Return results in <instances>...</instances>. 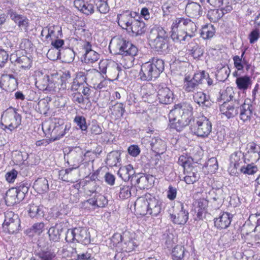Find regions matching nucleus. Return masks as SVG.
I'll return each mask as SVG.
<instances>
[{
  "mask_svg": "<svg viewBox=\"0 0 260 260\" xmlns=\"http://www.w3.org/2000/svg\"><path fill=\"white\" fill-rule=\"evenodd\" d=\"M192 110L191 105L187 103L175 105L169 114L171 127L181 131L190 124V129L194 135L202 138L207 137L212 131L211 122L204 116L191 120Z\"/></svg>",
  "mask_w": 260,
  "mask_h": 260,
  "instance_id": "1",
  "label": "nucleus"
},
{
  "mask_svg": "<svg viewBox=\"0 0 260 260\" xmlns=\"http://www.w3.org/2000/svg\"><path fill=\"white\" fill-rule=\"evenodd\" d=\"M111 52L115 54L122 55L121 64L129 69L134 64L135 56L137 54V48L129 41L122 38L113 39L110 43Z\"/></svg>",
  "mask_w": 260,
  "mask_h": 260,
  "instance_id": "2",
  "label": "nucleus"
},
{
  "mask_svg": "<svg viewBox=\"0 0 260 260\" xmlns=\"http://www.w3.org/2000/svg\"><path fill=\"white\" fill-rule=\"evenodd\" d=\"M135 209L140 215H149L153 217L158 216L162 210V202L158 198L151 194L137 199Z\"/></svg>",
  "mask_w": 260,
  "mask_h": 260,
  "instance_id": "3",
  "label": "nucleus"
},
{
  "mask_svg": "<svg viewBox=\"0 0 260 260\" xmlns=\"http://www.w3.org/2000/svg\"><path fill=\"white\" fill-rule=\"evenodd\" d=\"M164 70V61L157 58H153L141 66L140 72V78L143 81H150L157 78Z\"/></svg>",
  "mask_w": 260,
  "mask_h": 260,
  "instance_id": "4",
  "label": "nucleus"
},
{
  "mask_svg": "<svg viewBox=\"0 0 260 260\" xmlns=\"http://www.w3.org/2000/svg\"><path fill=\"white\" fill-rule=\"evenodd\" d=\"M36 84L40 90L46 91L56 90L60 84L61 88H66V83L63 82L60 76L54 74L43 76L41 79L37 80Z\"/></svg>",
  "mask_w": 260,
  "mask_h": 260,
  "instance_id": "5",
  "label": "nucleus"
},
{
  "mask_svg": "<svg viewBox=\"0 0 260 260\" xmlns=\"http://www.w3.org/2000/svg\"><path fill=\"white\" fill-rule=\"evenodd\" d=\"M21 116L15 109L10 108L6 110L2 116L1 123L5 128L11 131L21 124Z\"/></svg>",
  "mask_w": 260,
  "mask_h": 260,
  "instance_id": "6",
  "label": "nucleus"
},
{
  "mask_svg": "<svg viewBox=\"0 0 260 260\" xmlns=\"http://www.w3.org/2000/svg\"><path fill=\"white\" fill-rule=\"evenodd\" d=\"M99 70L103 74H107L106 77L109 81L118 79L121 68L119 64L113 60H102L99 62Z\"/></svg>",
  "mask_w": 260,
  "mask_h": 260,
  "instance_id": "7",
  "label": "nucleus"
},
{
  "mask_svg": "<svg viewBox=\"0 0 260 260\" xmlns=\"http://www.w3.org/2000/svg\"><path fill=\"white\" fill-rule=\"evenodd\" d=\"M173 211L170 210L171 221L175 224H184L188 219V212L184 209V204L180 201L174 203Z\"/></svg>",
  "mask_w": 260,
  "mask_h": 260,
  "instance_id": "8",
  "label": "nucleus"
},
{
  "mask_svg": "<svg viewBox=\"0 0 260 260\" xmlns=\"http://www.w3.org/2000/svg\"><path fill=\"white\" fill-rule=\"evenodd\" d=\"M233 96L231 94L229 99H227L220 106V111L222 114L224 115L228 118L234 117L238 113V108L242 103L240 100H233Z\"/></svg>",
  "mask_w": 260,
  "mask_h": 260,
  "instance_id": "9",
  "label": "nucleus"
},
{
  "mask_svg": "<svg viewBox=\"0 0 260 260\" xmlns=\"http://www.w3.org/2000/svg\"><path fill=\"white\" fill-rule=\"evenodd\" d=\"M136 17L139 18L138 13L128 10L125 11L117 15V23L122 29H126L128 31L129 27L131 26Z\"/></svg>",
  "mask_w": 260,
  "mask_h": 260,
  "instance_id": "10",
  "label": "nucleus"
},
{
  "mask_svg": "<svg viewBox=\"0 0 260 260\" xmlns=\"http://www.w3.org/2000/svg\"><path fill=\"white\" fill-rule=\"evenodd\" d=\"M45 127L46 129L48 131V133L50 134L52 140L55 141L59 140L66 134L67 126L63 124H57L55 122H52L49 125L47 123H45L43 125V129Z\"/></svg>",
  "mask_w": 260,
  "mask_h": 260,
  "instance_id": "11",
  "label": "nucleus"
},
{
  "mask_svg": "<svg viewBox=\"0 0 260 260\" xmlns=\"http://www.w3.org/2000/svg\"><path fill=\"white\" fill-rule=\"evenodd\" d=\"M10 18L17 24L22 31L27 32L29 26V20L26 16L18 14L16 11L10 10L8 12Z\"/></svg>",
  "mask_w": 260,
  "mask_h": 260,
  "instance_id": "12",
  "label": "nucleus"
},
{
  "mask_svg": "<svg viewBox=\"0 0 260 260\" xmlns=\"http://www.w3.org/2000/svg\"><path fill=\"white\" fill-rule=\"evenodd\" d=\"M18 86L17 79L12 74H3L1 77L0 87L8 91L15 90Z\"/></svg>",
  "mask_w": 260,
  "mask_h": 260,
  "instance_id": "13",
  "label": "nucleus"
},
{
  "mask_svg": "<svg viewBox=\"0 0 260 260\" xmlns=\"http://www.w3.org/2000/svg\"><path fill=\"white\" fill-rule=\"evenodd\" d=\"M177 22L180 24V28H183L185 30L189 39L193 37L196 35L197 31V26L191 20L184 18H177Z\"/></svg>",
  "mask_w": 260,
  "mask_h": 260,
  "instance_id": "14",
  "label": "nucleus"
},
{
  "mask_svg": "<svg viewBox=\"0 0 260 260\" xmlns=\"http://www.w3.org/2000/svg\"><path fill=\"white\" fill-rule=\"evenodd\" d=\"M179 23L176 19L173 20L171 25V35L172 39L176 42H181L186 40H189L185 30L183 28H180Z\"/></svg>",
  "mask_w": 260,
  "mask_h": 260,
  "instance_id": "15",
  "label": "nucleus"
},
{
  "mask_svg": "<svg viewBox=\"0 0 260 260\" xmlns=\"http://www.w3.org/2000/svg\"><path fill=\"white\" fill-rule=\"evenodd\" d=\"M260 158V146L254 142L247 144L245 159L251 162H256Z\"/></svg>",
  "mask_w": 260,
  "mask_h": 260,
  "instance_id": "16",
  "label": "nucleus"
},
{
  "mask_svg": "<svg viewBox=\"0 0 260 260\" xmlns=\"http://www.w3.org/2000/svg\"><path fill=\"white\" fill-rule=\"evenodd\" d=\"M132 182L140 189H145L152 184L154 182V177L149 175H135L132 177Z\"/></svg>",
  "mask_w": 260,
  "mask_h": 260,
  "instance_id": "17",
  "label": "nucleus"
},
{
  "mask_svg": "<svg viewBox=\"0 0 260 260\" xmlns=\"http://www.w3.org/2000/svg\"><path fill=\"white\" fill-rule=\"evenodd\" d=\"M239 106L240 108V117L243 121L250 120L252 115V105H251V100L249 99L245 100Z\"/></svg>",
  "mask_w": 260,
  "mask_h": 260,
  "instance_id": "18",
  "label": "nucleus"
},
{
  "mask_svg": "<svg viewBox=\"0 0 260 260\" xmlns=\"http://www.w3.org/2000/svg\"><path fill=\"white\" fill-rule=\"evenodd\" d=\"M83 46L85 52L84 55V60L86 63H92L99 60V54L92 49L91 45L89 42H85Z\"/></svg>",
  "mask_w": 260,
  "mask_h": 260,
  "instance_id": "19",
  "label": "nucleus"
},
{
  "mask_svg": "<svg viewBox=\"0 0 260 260\" xmlns=\"http://www.w3.org/2000/svg\"><path fill=\"white\" fill-rule=\"evenodd\" d=\"M204 73H196L193 77L190 80H187V78L185 77L184 87L187 92H193L195 90L198 89L199 86L202 84V77L204 75Z\"/></svg>",
  "mask_w": 260,
  "mask_h": 260,
  "instance_id": "20",
  "label": "nucleus"
},
{
  "mask_svg": "<svg viewBox=\"0 0 260 260\" xmlns=\"http://www.w3.org/2000/svg\"><path fill=\"white\" fill-rule=\"evenodd\" d=\"M232 218V214L228 212H223L218 217L214 219L215 226L218 229H225L230 225Z\"/></svg>",
  "mask_w": 260,
  "mask_h": 260,
  "instance_id": "21",
  "label": "nucleus"
},
{
  "mask_svg": "<svg viewBox=\"0 0 260 260\" xmlns=\"http://www.w3.org/2000/svg\"><path fill=\"white\" fill-rule=\"evenodd\" d=\"M157 97L159 102L163 104H170L174 100L173 92L167 87H161L159 88Z\"/></svg>",
  "mask_w": 260,
  "mask_h": 260,
  "instance_id": "22",
  "label": "nucleus"
},
{
  "mask_svg": "<svg viewBox=\"0 0 260 260\" xmlns=\"http://www.w3.org/2000/svg\"><path fill=\"white\" fill-rule=\"evenodd\" d=\"M76 241L84 245H87L90 242V236L87 230L82 227L74 228Z\"/></svg>",
  "mask_w": 260,
  "mask_h": 260,
  "instance_id": "23",
  "label": "nucleus"
},
{
  "mask_svg": "<svg viewBox=\"0 0 260 260\" xmlns=\"http://www.w3.org/2000/svg\"><path fill=\"white\" fill-rule=\"evenodd\" d=\"M137 246L135 239L131 237L129 232H124L123 237V242L120 250L126 252H129L134 250Z\"/></svg>",
  "mask_w": 260,
  "mask_h": 260,
  "instance_id": "24",
  "label": "nucleus"
},
{
  "mask_svg": "<svg viewBox=\"0 0 260 260\" xmlns=\"http://www.w3.org/2000/svg\"><path fill=\"white\" fill-rule=\"evenodd\" d=\"M140 18H135L132 25L129 27L128 32H131L133 36H141L144 34L146 30L145 22L139 19Z\"/></svg>",
  "mask_w": 260,
  "mask_h": 260,
  "instance_id": "25",
  "label": "nucleus"
},
{
  "mask_svg": "<svg viewBox=\"0 0 260 260\" xmlns=\"http://www.w3.org/2000/svg\"><path fill=\"white\" fill-rule=\"evenodd\" d=\"M184 180L187 184H193L200 178L197 168L192 166L186 168V169L184 170Z\"/></svg>",
  "mask_w": 260,
  "mask_h": 260,
  "instance_id": "26",
  "label": "nucleus"
},
{
  "mask_svg": "<svg viewBox=\"0 0 260 260\" xmlns=\"http://www.w3.org/2000/svg\"><path fill=\"white\" fill-rule=\"evenodd\" d=\"M65 230V223L60 222L51 227L48 231L50 240L54 242L58 241L63 231Z\"/></svg>",
  "mask_w": 260,
  "mask_h": 260,
  "instance_id": "27",
  "label": "nucleus"
},
{
  "mask_svg": "<svg viewBox=\"0 0 260 260\" xmlns=\"http://www.w3.org/2000/svg\"><path fill=\"white\" fill-rule=\"evenodd\" d=\"M94 195L91 198L86 201V203L91 205L93 209L95 207L103 208L108 203V200L106 197L96 192H93Z\"/></svg>",
  "mask_w": 260,
  "mask_h": 260,
  "instance_id": "28",
  "label": "nucleus"
},
{
  "mask_svg": "<svg viewBox=\"0 0 260 260\" xmlns=\"http://www.w3.org/2000/svg\"><path fill=\"white\" fill-rule=\"evenodd\" d=\"M235 83L238 89L244 91L251 87L252 80L249 76L244 75L237 77Z\"/></svg>",
  "mask_w": 260,
  "mask_h": 260,
  "instance_id": "29",
  "label": "nucleus"
},
{
  "mask_svg": "<svg viewBox=\"0 0 260 260\" xmlns=\"http://www.w3.org/2000/svg\"><path fill=\"white\" fill-rule=\"evenodd\" d=\"M185 12L189 17L197 18L202 14L201 7L197 2H191L186 6Z\"/></svg>",
  "mask_w": 260,
  "mask_h": 260,
  "instance_id": "30",
  "label": "nucleus"
},
{
  "mask_svg": "<svg viewBox=\"0 0 260 260\" xmlns=\"http://www.w3.org/2000/svg\"><path fill=\"white\" fill-rule=\"evenodd\" d=\"M150 145L153 151L158 154L163 153L166 149L165 142L158 137L152 138Z\"/></svg>",
  "mask_w": 260,
  "mask_h": 260,
  "instance_id": "31",
  "label": "nucleus"
},
{
  "mask_svg": "<svg viewBox=\"0 0 260 260\" xmlns=\"http://www.w3.org/2000/svg\"><path fill=\"white\" fill-rule=\"evenodd\" d=\"M47 32L46 35V40H48L51 37L58 38L62 35L61 27L59 25H48L42 29V34Z\"/></svg>",
  "mask_w": 260,
  "mask_h": 260,
  "instance_id": "32",
  "label": "nucleus"
},
{
  "mask_svg": "<svg viewBox=\"0 0 260 260\" xmlns=\"http://www.w3.org/2000/svg\"><path fill=\"white\" fill-rule=\"evenodd\" d=\"M135 173L133 166L128 165L121 167L118 171V175L124 181H128L131 178V181L132 182V177L135 176Z\"/></svg>",
  "mask_w": 260,
  "mask_h": 260,
  "instance_id": "33",
  "label": "nucleus"
},
{
  "mask_svg": "<svg viewBox=\"0 0 260 260\" xmlns=\"http://www.w3.org/2000/svg\"><path fill=\"white\" fill-rule=\"evenodd\" d=\"M193 98L194 101L200 106L208 107L211 105L209 96L202 91L196 92Z\"/></svg>",
  "mask_w": 260,
  "mask_h": 260,
  "instance_id": "34",
  "label": "nucleus"
},
{
  "mask_svg": "<svg viewBox=\"0 0 260 260\" xmlns=\"http://www.w3.org/2000/svg\"><path fill=\"white\" fill-rule=\"evenodd\" d=\"M33 187L39 193L47 192L49 189L48 181L45 178H40L34 183Z\"/></svg>",
  "mask_w": 260,
  "mask_h": 260,
  "instance_id": "35",
  "label": "nucleus"
},
{
  "mask_svg": "<svg viewBox=\"0 0 260 260\" xmlns=\"http://www.w3.org/2000/svg\"><path fill=\"white\" fill-rule=\"evenodd\" d=\"M17 190H16L14 188H12L7 191L5 201L8 205L10 206L14 205L22 200V199H19Z\"/></svg>",
  "mask_w": 260,
  "mask_h": 260,
  "instance_id": "36",
  "label": "nucleus"
},
{
  "mask_svg": "<svg viewBox=\"0 0 260 260\" xmlns=\"http://www.w3.org/2000/svg\"><path fill=\"white\" fill-rule=\"evenodd\" d=\"M152 46L157 52H163L168 49L167 40L155 38L151 41Z\"/></svg>",
  "mask_w": 260,
  "mask_h": 260,
  "instance_id": "37",
  "label": "nucleus"
},
{
  "mask_svg": "<svg viewBox=\"0 0 260 260\" xmlns=\"http://www.w3.org/2000/svg\"><path fill=\"white\" fill-rule=\"evenodd\" d=\"M120 154L117 151L110 152L107 155L106 163L110 167L116 166L119 161Z\"/></svg>",
  "mask_w": 260,
  "mask_h": 260,
  "instance_id": "38",
  "label": "nucleus"
},
{
  "mask_svg": "<svg viewBox=\"0 0 260 260\" xmlns=\"http://www.w3.org/2000/svg\"><path fill=\"white\" fill-rule=\"evenodd\" d=\"M38 256L41 260H55L56 257V253L49 248L40 251Z\"/></svg>",
  "mask_w": 260,
  "mask_h": 260,
  "instance_id": "39",
  "label": "nucleus"
},
{
  "mask_svg": "<svg viewBox=\"0 0 260 260\" xmlns=\"http://www.w3.org/2000/svg\"><path fill=\"white\" fill-rule=\"evenodd\" d=\"M245 158V154L241 151H237L231 154L230 157L231 165H233L234 168L237 169L239 165L240 162L243 158Z\"/></svg>",
  "mask_w": 260,
  "mask_h": 260,
  "instance_id": "40",
  "label": "nucleus"
},
{
  "mask_svg": "<svg viewBox=\"0 0 260 260\" xmlns=\"http://www.w3.org/2000/svg\"><path fill=\"white\" fill-rule=\"evenodd\" d=\"M184 246L178 245L175 246L172 251V256L174 260H182L184 256Z\"/></svg>",
  "mask_w": 260,
  "mask_h": 260,
  "instance_id": "41",
  "label": "nucleus"
},
{
  "mask_svg": "<svg viewBox=\"0 0 260 260\" xmlns=\"http://www.w3.org/2000/svg\"><path fill=\"white\" fill-rule=\"evenodd\" d=\"M28 213L31 217H40L44 216V211L42 206H38L35 204L29 206Z\"/></svg>",
  "mask_w": 260,
  "mask_h": 260,
  "instance_id": "42",
  "label": "nucleus"
},
{
  "mask_svg": "<svg viewBox=\"0 0 260 260\" xmlns=\"http://www.w3.org/2000/svg\"><path fill=\"white\" fill-rule=\"evenodd\" d=\"M20 225V219L16 218L14 222L8 223L7 224L3 223V227L5 232L13 234L18 230Z\"/></svg>",
  "mask_w": 260,
  "mask_h": 260,
  "instance_id": "43",
  "label": "nucleus"
},
{
  "mask_svg": "<svg viewBox=\"0 0 260 260\" xmlns=\"http://www.w3.org/2000/svg\"><path fill=\"white\" fill-rule=\"evenodd\" d=\"M135 190L136 188L134 187L128 185H121L119 192V197L121 199H127L131 197L132 194V191H135Z\"/></svg>",
  "mask_w": 260,
  "mask_h": 260,
  "instance_id": "44",
  "label": "nucleus"
},
{
  "mask_svg": "<svg viewBox=\"0 0 260 260\" xmlns=\"http://www.w3.org/2000/svg\"><path fill=\"white\" fill-rule=\"evenodd\" d=\"M215 29L212 25H206L202 27L201 36L204 39H209L213 37Z\"/></svg>",
  "mask_w": 260,
  "mask_h": 260,
  "instance_id": "45",
  "label": "nucleus"
},
{
  "mask_svg": "<svg viewBox=\"0 0 260 260\" xmlns=\"http://www.w3.org/2000/svg\"><path fill=\"white\" fill-rule=\"evenodd\" d=\"M109 110L111 111V114L115 115L117 118L122 117L125 111L123 105L121 103H117L114 105L110 106Z\"/></svg>",
  "mask_w": 260,
  "mask_h": 260,
  "instance_id": "46",
  "label": "nucleus"
},
{
  "mask_svg": "<svg viewBox=\"0 0 260 260\" xmlns=\"http://www.w3.org/2000/svg\"><path fill=\"white\" fill-rule=\"evenodd\" d=\"M16 62L19 65L20 68L22 69H29L31 67V60L29 57L25 55L18 57L16 60Z\"/></svg>",
  "mask_w": 260,
  "mask_h": 260,
  "instance_id": "47",
  "label": "nucleus"
},
{
  "mask_svg": "<svg viewBox=\"0 0 260 260\" xmlns=\"http://www.w3.org/2000/svg\"><path fill=\"white\" fill-rule=\"evenodd\" d=\"M86 80V77L82 76L75 79L71 86L72 90L74 91L81 90L84 84L83 82H85Z\"/></svg>",
  "mask_w": 260,
  "mask_h": 260,
  "instance_id": "48",
  "label": "nucleus"
},
{
  "mask_svg": "<svg viewBox=\"0 0 260 260\" xmlns=\"http://www.w3.org/2000/svg\"><path fill=\"white\" fill-rule=\"evenodd\" d=\"M98 10L102 14L107 13L110 7L107 3V0H99L95 3Z\"/></svg>",
  "mask_w": 260,
  "mask_h": 260,
  "instance_id": "49",
  "label": "nucleus"
},
{
  "mask_svg": "<svg viewBox=\"0 0 260 260\" xmlns=\"http://www.w3.org/2000/svg\"><path fill=\"white\" fill-rule=\"evenodd\" d=\"M258 171L257 167L254 165L253 162L251 164L243 166L240 169L241 172L244 174L253 175Z\"/></svg>",
  "mask_w": 260,
  "mask_h": 260,
  "instance_id": "50",
  "label": "nucleus"
},
{
  "mask_svg": "<svg viewBox=\"0 0 260 260\" xmlns=\"http://www.w3.org/2000/svg\"><path fill=\"white\" fill-rule=\"evenodd\" d=\"M74 121L79 127L80 129L83 132H86L87 129V125L86 124V118L83 116H76Z\"/></svg>",
  "mask_w": 260,
  "mask_h": 260,
  "instance_id": "51",
  "label": "nucleus"
},
{
  "mask_svg": "<svg viewBox=\"0 0 260 260\" xmlns=\"http://www.w3.org/2000/svg\"><path fill=\"white\" fill-rule=\"evenodd\" d=\"M219 6L223 14L227 13L233 10L232 0H222Z\"/></svg>",
  "mask_w": 260,
  "mask_h": 260,
  "instance_id": "52",
  "label": "nucleus"
},
{
  "mask_svg": "<svg viewBox=\"0 0 260 260\" xmlns=\"http://www.w3.org/2000/svg\"><path fill=\"white\" fill-rule=\"evenodd\" d=\"M245 52H243L241 56L236 55L233 57V61L234 67L238 71H241L243 69V63L245 62L244 59L242 60V58L244 55Z\"/></svg>",
  "mask_w": 260,
  "mask_h": 260,
  "instance_id": "53",
  "label": "nucleus"
},
{
  "mask_svg": "<svg viewBox=\"0 0 260 260\" xmlns=\"http://www.w3.org/2000/svg\"><path fill=\"white\" fill-rule=\"evenodd\" d=\"M123 233L122 235L119 233H116L113 235L111 238V242L113 245L117 247L119 250H120L122 242H123Z\"/></svg>",
  "mask_w": 260,
  "mask_h": 260,
  "instance_id": "54",
  "label": "nucleus"
},
{
  "mask_svg": "<svg viewBox=\"0 0 260 260\" xmlns=\"http://www.w3.org/2000/svg\"><path fill=\"white\" fill-rule=\"evenodd\" d=\"M16 218L19 219L17 214L12 211H7L5 213V220L3 223L7 224L8 223L14 222Z\"/></svg>",
  "mask_w": 260,
  "mask_h": 260,
  "instance_id": "55",
  "label": "nucleus"
},
{
  "mask_svg": "<svg viewBox=\"0 0 260 260\" xmlns=\"http://www.w3.org/2000/svg\"><path fill=\"white\" fill-rule=\"evenodd\" d=\"M64 60L66 62H71L73 61L75 54L73 50L71 49H67L64 52Z\"/></svg>",
  "mask_w": 260,
  "mask_h": 260,
  "instance_id": "56",
  "label": "nucleus"
},
{
  "mask_svg": "<svg viewBox=\"0 0 260 260\" xmlns=\"http://www.w3.org/2000/svg\"><path fill=\"white\" fill-rule=\"evenodd\" d=\"M16 190H17V192L18 194V198L19 199H23L25 196V194L28 191V187L25 186L24 184L20 185L17 188H14Z\"/></svg>",
  "mask_w": 260,
  "mask_h": 260,
  "instance_id": "57",
  "label": "nucleus"
},
{
  "mask_svg": "<svg viewBox=\"0 0 260 260\" xmlns=\"http://www.w3.org/2000/svg\"><path fill=\"white\" fill-rule=\"evenodd\" d=\"M59 54V50L55 49H51L48 50L47 55L50 60H55L58 58Z\"/></svg>",
  "mask_w": 260,
  "mask_h": 260,
  "instance_id": "58",
  "label": "nucleus"
},
{
  "mask_svg": "<svg viewBox=\"0 0 260 260\" xmlns=\"http://www.w3.org/2000/svg\"><path fill=\"white\" fill-rule=\"evenodd\" d=\"M167 198L171 201L174 200L176 198L177 189L170 185L168 187V190L167 191Z\"/></svg>",
  "mask_w": 260,
  "mask_h": 260,
  "instance_id": "59",
  "label": "nucleus"
},
{
  "mask_svg": "<svg viewBox=\"0 0 260 260\" xmlns=\"http://www.w3.org/2000/svg\"><path fill=\"white\" fill-rule=\"evenodd\" d=\"M259 31L257 28L253 30L249 35V42L251 44L255 43L259 37Z\"/></svg>",
  "mask_w": 260,
  "mask_h": 260,
  "instance_id": "60",
  "label": "nucleus"
},
{
  "mask_svg": "<svg viewBox=\"0 0 260 260\" xmlns=\"http://www.w3.org/2000/svg\"><path fill=\"white\" fill-rule=\"evenodd\" d=\"M81 11L84 14L89 15L94 12V7L92 4L85 3V6L82 8Z\"/></svg>",
  "mask_w": 260,
  "mask_h": 260,
  "instance_id": "61",
  "label": "nucleus"
},
{
  "mask_svg": "<svg viewBox=\"0 0 260 260\" xmlns=\"http://www.w3.org/2000/svg\"><path fill=\"white\" fill-rule=\"evenodd\" d=\"M207 166L211 170V172H214L218 169V163L216 158L212 157L209 159L207 162Z\"/></svg>",
  "mask_w": 260,
  "mask_h": 260,
  "instance_id": "62",
  "label": "nucleus"
},
{
  "mask_svg": "<svg viewBox=\"0 0 260 260\" xmlns=\"http://www.w3.org/2000/svg\"><path fill=\"white\" fill-rule=\"evenodd\" d=\"M128 152L131 155L136 157L140 154V149L138 146L133 145L128 147Z\"/></svg>",
  "mask_w": 260,
  "mask_h": 260,
  "instance_id": "63",
  "label": "nucleus"
},
{
  "mask_svg": "<svg viewBox=\"0 0 260 260\" xmlns=\"http://www.w3.org/2000/svg\"><path fill=\"white\" fill-rule=\"evenodd\" d=\"M18 174L17 171L13 170L6 174V180L9 183L13 182Z\"/></svg>",
  "mask_w": 260,
  "mask_h": 260,
  "instance_id": "64",
  "label": "nucleus"
}]
</instances>
